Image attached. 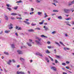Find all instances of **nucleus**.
Segmentation results:
<instances>
[{
  "mask_svg": "<svg viewBox=\"0 0 74 74\" xmlns=\"http://www.w3.org/2000/svg\"><path fill=\"white\" fill-rule=\"evenodd\" d=\"M38 15H41V14H42V12H38Z\"/></svg>",
  "mask_w": 74,
  "mask_h": 74,
  "instance_id": "26",
  "label": "nucleus"
},
{
  "mask_svg": "<svg viewBox=\"0 0 74 74\" xmlns=\"http://www.w3.org/2000/svg\"><path fill=\"white\" fill-rule=\"evenodd\" d=\"M24 13L25 14H28L27 12H24Z\"/></svg>",
  "mask_w": 74,
  "mask_h": 74,
  "instance_id": "62",
  "label": "nucleus"
},
{
  "mask_svg": "<svg viewBox=\"0 0 74 74\" xmlns=\"http://www.w3.org/2000/svg\"><path fill=\"white\" fill-rule=\"evenodd\" d=\"M41 37H44V35H41Z\"/></svg>",
  "mask_w": 74,
  "mask_h": 74,
  "instance_id": "47",
  "label": "nucleus"
},
{
  "mask_svg": "<svg viewBox=\"0 0 74 74\" xmlns=\"http://www.w3.org/2000/svg\"><path fill=\"white\" fill-rule=\"evenodd\" d=\"M60 44H61L62 45H63V46H64V44H63V42L60 41Z\"/></svg>",
  "mask_w": 74,
  "mask_h": 74,
  "instance_id": "29",
  "label": "nucleus"
},
{
  "mask_svg": "<svg viewBox=\"0 0 74 74\" xmlns=\"http://www.w3.org/2000/svg\"><path fill=\"white\" fill-rule=\"evenodd\" d=\"M7 9H8V10H9V11H11V9L10 8H7Z\"/></svg>",
  "mask_w": 74,
  "mask_h": 74,
  "instance_id": "42",
  "label": "nucleus"
},
{
  "mask_svg": "<svg viewBox=\"0 0 74 74\" xmlns=\"http://www.w3.org/2000/svg\"><path fill=\"white\" fill-rule=\"evenodd\" d=\"M50 60H51V61H53V59L52 58H50Z\"/></svg>",
  "mask_w": 74,
  "mask_h": 74,
  "instance_id": "54",
  "label": "nucleus"
},
{
  "mask_svg": "<svg viewBox=\"0 0 74 74\" xmlns=\"http://www.w3.org/2000/svg\"><path fill=\"white\" fill-rule=\"evenodd\" d=\"M44 20H43L42 21V22L39 23L40 25H42L44 23Z\"/></svg>",
  "mask_w": 74,
  "mask_h": 74,
  "instance_id": "13",
  "label": "nucleus"
},
{
  "mask_svg": "<svg viewBox=\"0 0 74 74\" xmlns=\"http://www.w3.org/2000/svg\"><path fill=\"white\" fill-rule=\"evenodd\" d=\"M31 25L32 26H36V24H33V23H32V24H31Z\"/></svg>",
  "mask_w": 74,
  "mask_h": 74,
  "instance_id": "35",
  "label": "nucleus"
},
{
  "mask_svg": "<svg viewBox=\"0 0 74 74\" xmlns=\"http://www.w3.org/2000/svg\"><path fill=\"white\" fill-rule=\"evenodd\" d=\"M51 69L52 70H53L54 71H56V68L55 67H51Z\"/></svg>",
  "mask_w": 74,
  "mask_h": 74,
  "instance_id": "8",
  "label": "nucleus"
},
{
  "mask_svg": "<svg viewBox=\"0 0 74 74\" xmlns=\"http://www.w3.org/2000/svg\"><path fill=\"white\" fill-rule=\"evenodd\" d=\"M31 11H34V8H31Z\"/></svg>",
  "mask_w": 74,
  "mask_h": 74,
  "instance_id": "53",
  "label": "nucleus"
},
{
  "mask_svg": "<svg viewBox=\"0 0 74 74\" xmlns=\"http://www.w3.org/2000/svg\"><path fill=\"white\" fill-rule=\"evenodd\" d=\"M14 10H17V9H18V6H17L15 8H14Z\"/></svg>",
  "mask_w": 74,
  "mask_h": 74,
  "instance_id": "43",
  "label": "nucleus"
},
{
  "mask_svg": "<svg viewBox=\"0 0 74 74\" xmlns=\"http://www.w3.org/2000/svg\"><path fill=\"white\" fill-rule=\"evenodd\" d=\"M36 2L37 3H40V1H39L38 0H36Z\"/></svg>",
  "mask_w": 74,
  "mask_h": 74,
  "instance_id": "25",
  "label": "nucleus"
},
{
  "mask_svg": "<svg viewBox=\"0 0 74 74\" xmlns=\"http://www.w3.org/2000/svg\"><path fill=\"white\" fill-rule=\"evenodd\" d=\"M45 30H48L49 29H48V27H46L45 29Z\"/></svg>",
  "mask_w": 74,
  "mask_h": 74,
  "instance_id": "36",
  "label": "nucleus"
},
{
  "mask_svg": "<svg viewBox=\"0 0 74 74\" xmlns=\"http://www.w3.org/2000/svg\"><path fill=\"white\" fill-rule=\"evenodd\" d=\"M55 62L56 63H58V60H55Z\"/></svg>",
  "mask_w": 74,
  "mask_h": 74,
  "instance_id": "41",
  "label": "nucleus"
},
{
  "mask_svg": "<svg viewBox=\"0 0 74 74\" xmlns=\"http://www.w3.org/2000/svg\"><path fill=\"white\" fill-rule=\"evenodd\" d=\"M65 20H66L67 21H69V20H71V18H65Z\"/></svg>",
  "mask_w": 74,
  "mask_h": 74,
  "instance_id": "18",
  "label": "nucleus"
},
{
  "mask_svg": "<svg viewBox=\"0 0 74 74\" xmlns=\"http://www.w3.org/2000/svg\"><path fill=\"white\" fill-rule=\"evenodd\" d=\"M12 62L13 63H15V61L14 60H12Z\"/></svg>",
  "mask_w": 74,
  "mask_h": 74,
  "instance_id": "52",
  "label": "nucleus"
},
{
  "mask_svg": "<svg viewBox=\"0 0 74 74\" xmlns=\"http://www.w3.org/2000/svg\"><path fill=\"white\" fill-rule=\"evenodd\" d=\"M20 60H21L22 62H23L24 60V59L22 58H21L20 59Z\"/></svg>",
  "mask_w": 74,
  "mask_h": 74,
  "instance_id": "20",
  "label": "nucleus"
},
{
  "mask_svg": "<svg viewBox=\"0 0 74 74\" xmlns=\"http://www.w3.org/2000/svg\"><path fill=\"white\" fill-rule=\"evenodd\" d=\"M64 50H66V49H67V50H69L70 48H66V47H64Z\"/></svg>",
  "mask_w": 74,
  "mask_h": 74,
  "instance_id": "16",
  "label": "nucleus"
},
{
  "mask_svg": "<svg viewBox=\"0 0 74 74\" xmlns=\"http://www.w3.org/2000/svg\"><path fill=\"white\" fill-rule=\"evenodd\" d=\"M72 25H74V21H73L72 22Z\"/></svg>",
  "mask_w": 74,
  "mask_h": 74,
  "instance_id": "64",
  "label": "nucleus"
},
{
  "mask_svg": "<svg viewBox=\"0 0 74 74\" xmlns=\"http://www.w3.org/2000/svg\"><path fill=\"white\" fill-rule=\"evenodd\" d=\"M12 47L13 48H15V45L14 44L12 45Z\"/></svg>",
  "mask_w": 74,
  "mask_h": 74,
  "instance_id": "21",
  "label": "nucleus"
},
{
  "mask_svg": "<svg viewBox=\"0 0 74 74\" xmlns=\"http://www.w3.org/2000/svg\"><path fill=\"white\" fill-rule=\"evenodd\" d=\"M55 33H56V32L53 31V32H52V34H55Z\"/></svg>",
  "mask_w": 74,
  "mask_h": 74,
  "instance_id": "51",
  "label": "nucleus"
},
{
  "mask_svg": "<svg viewBox=\"0 0 74 74\" xmlns=\"http://www.w3.org/2000/svg\"><path fill=\"white\" fill-rule=\"evenodd\" d=\"M53 12H59V11L58 10H53Z\"/></svg>",
  "mask_w": 74,
  "mask_h": 74,
  "instance_id": "34",
  "label": "nucleus"
},
{
  "mask_svg": "<svg viewBox=\"0 0 74 74\" xmlns=\"http://www.w3.org/2000/svg\"><path fill=\"white\" fill-rule=\"evenodd\" d=\"M18 30H21V27H19L18 29Z\"/></svg>",
  "mask_w": 74,
  "mask_h": 74,
  "instance_id": "61",
  "label": "nucleus"
},
{
  "mask_svg": "<svg viewBox=\"0 0 74 74\" xmlns=\"http://www.w3.org/2000/svg\"><path fill=\"white\" fill-rule=\"evenodd\" d=\"M6 6L8 7H11V5H10L8 4H6Z\"/></svg>",
  "mask_w": 74,
  "mask_h": 74,
  "instance_id": "27",
  "label": "nucleus"
},
{
  "mask_svg": "<svg viewBox=\"0 0 74 74\" xmlns=\"http://www.w3.org/2000/svg\"><path fill=\"white\" fill-rule=\"evenodd\" d=\"M64 11L65 13H68L69 11H70V10L68 9H64Z\"/></svg>",
  "mask_w": 74,
  "mask_h": 74,
  "instance_id": "3",
  "label": "nucleus"
},
{
  "mask_svg": "<svg viewBox=\"0 0 74 74\" xmlns=\"http://www.w3.org/2000/svg\"><path fill=\"white\" fill-rule=\"evenodd\" d=\"M4 54H5V55H9V54L8 52H4Z\"/></svg>",
  "mask_w": 74,
  "mask_h": 74,
  "instance_id": "23",
  "label": "nucleus"
},
{
  "mask_svg": "<svg viewBox=\"0 0 74 74\" xmlns=\"http://www.w3.org/2000/svg\"><path fill=\"white\" fill-rule=\"evenodd\" d=\"M72 4H74V0L71 2Z\"/></svg>",
  "mask_w": 74,
  "mask_h": 74,
  "instance_id": "60",
  "label": "nucleus"
},
{
  "mask_svg": "<svg viewBox=\"0 0 74 74\" xmlns=\"http://www.w3.org/2000/svg\"><path fill=\"white\" fill-rule=\"evenodd\" d=\"M65 67L67 69H69V66H66Z\"/></svg>",
  "mask_w": 74,
  "mask_h": 74,
  "instance_id": "50",
  "label": "nucleus"
},
{
  "mask_svg": "<svg viewBox=\"0 0 74 74\" xmlns=\"http://www.w3.org/2000/svg\"><path fill=\"white\" fill-rule=\"evenodd\" d=\"M29 42H32V39H29Z\"/></svg>",
  "mask_w": 74,
  "mask_h": 74,
  "instance_id": "48",
  "label": "nucleus"
},
{
  "mask_svg": "<svg viewBox=\"0 0 74 74\" xmlns=\"http://www.w3.org/2000/svg\"><path fill=\"white\" fill-rule=\"evenodd\" d=\"M35 30H41V29L40 28L37 27L35 29Z\"/></svg>",
  "mask_w": 74,
  "mask_h": 74,
  "instance_id": "19",
  "label": "nucleus"
},
{
  "mask_svg": "<svg viewBox=\"0 0 74 74\" xmlns=\"http://www.w3.org/2000/svg\"><path fill=\"white\" fill-rule=\"evenodd\" d=\"M66 63H67V64H69V63H70V62H69V61H66Z\"/></svg>",
  "mask_w": 74,
  "mask_h": 74,
  "instance_id": "49",
  "label": "nucleus"
},
{
  "mask_svg": "<svg viewBox=\"0 0 74 74\" xmlns=\"http://www.w3.org/2000/svg\"><path fill=\"white\" fill-rule=\"evenodd\" d=\"M15 34L16 36H18V34H17V33H16Z\"/></svg>",
  "mask_w": 74,
  "mask_h": 74,
  "instance_id": "59",
  "label": "nucleus"
},
{
  "mask_svg": "<svg viewBox=\"0 0 74 74\" xmlns=\"http://www.w3.org/2000/svg\"><path fill=\"white\" fill-rule=\"evenodd\" d=\"M70 11H72V12L74 11V9L73 8H71L70 9Z\"/></svg>",
  "mask_w": 74,
  "mask_h": 74,
  "instance_id": "32",
  "label": "nucleus"
},
{
  "mask_svg": "<svg viewBox=\"0 0 74 74\" xmlns=\"http://www.w3.org/2000/svg\"><path fill=\"white\" fill-rule=\"evenodd\" d=\"M58 19H62V16H59L58 17Z\"/></svg>",
  "mask_w": 74,
  "mask_h": 74,
  "instance_id": "28",
  "label": "nucleus"
},
{
  "mask_svg": "<svg viewBox=\"0 0 74 74\" xmlns=\"http://www.w3.org/2000/svg\"><path fill=\"white\" fill-rule=\"evenodd\" d=\"M52 4H53V5H55V6H56V4H55V3H52Z\"/></svg>",
  "mask_w": 74,
  "mask_h": 74,
  "instance_id": "57",
  "label": "nucleus"
},
{
  "mask_svg": "<svg viewBox=\"0 0 74 74\" xmlns=\"http://www.w3.org/2000/svg\"><path fill=\"white\" fill-rule=\"evenodd\" d=\"M47 48H49V49H50L51 48H52V47H51V46H48Z\"/></svg>",
  "mask_w": 74,
  "mask_h": 74,
  "instance_id": "45",
  "label": "nucleus"
},
{
  "mask_svg": "<svg viewBox=\"0 0 74 74\" xmlns=\"http://www.w3.org/2000/svg\"><path fill=\"white\" fill-rule=\"evenodd\" d=\"M46 53H50V52H49L48 50H47L46 51Z\"/></svg>",
  "mask_w": 74,
  "mask_h": 74,
  "instance_id": "22",
  "label": "nucleus"
},
{
  "mask_svg": "<svg viewBox=\"0 0 74 74\" xmlns=\"http://www.w3.org/2000/svg\"><path fill=\"white\" fill-rule=\"evenodd\" d=\"M65 23H66V25H68V26H71V25L69 24L70 22L69 21H65Z\"/></svg>",
  "mask_w": 74,
  "mask_h": 74,
  "instance_id": "7",
  "label": "nucleus"
},
{
  "mask_svg": "<svg viewBox=\"0 0 74 74\" xmlns=\"http://www.w3.org/2000/svg\"><path fill=\"white\" fill-rule=\"evenodd\" d=\"M47 43L48 44H51V42L49 41H48L47 42Z\"/></svg>",
  "mask_w": 74,
  "mask_h": 74,
  "instance_id": "44",
  "label": "nucleus"
},
{
  "mask_svg": "<svg viewBox=\"0 0 74 74\" xmlns=\"http://www.w3.org/2000/svg\"><path fill=\"white\" fill-rule=\"evenodd\" d=\"M18 28H19L18 27V26H16V29H17Z\"/></svg>",
  "mask_w": 74,
  "mask_h": 74,
  "instance_id": "56",
  "label": "nucleus"
},
{
  "mask_svg": "<svg viewBox=\"0 0 74 74\" xmlns=\"http://www.w3.org/2000/svg\"><path fill=\"white\" fill-rule=\"evenodd\" d=\"M10 18L12 19H15V18H14V17H11Z\"/></svg>",
  "mask_w": 74,
  "mask_h": 74,
  "instance_id": "55",
  "label": "nucleus"
},
{
  "mask_svg": "<svg viewBox=\"0 0 74 74\" xmlns=\"http://www.w3.org/2000/svg\"><path fill=\"white\" fill-rule=\"evenodd\" d=\"M5 19L6 21H8L9 19L8 17L7 16H5Z\"/></svg>",
  "mask_w": 74,
  "mask_h": 74,
  "instance_id": "11",
  "label": "nucleus"
},
{
  "mask_svg": "<svg viewBox=\"0 0 74 74\" xmlns=\"http://www.w3.org/2000/svg\"><path fill=\"white\" fill-rule=\"evenodd\" d=\"M27 44L29 46V47H32V45L31 44H30L29 43H28V42H27Z\"/></svg>",
  "mask_w": 74,
  "mask_h": 74,
  "instance_id": "14",
  "label": "nucleus"
},
{
  "mask_svg": "<svg viewBox=\"0 0 74 74\" xmlns=\"http://www.w3.org/2000/svg\"><path fill=\"white\" fill-rule=\"evenodd\" d=\"M10 32V31L6 30L5 31V33H8Z\"/></svg>",
  "mask_w": 74,
  "mask_h": 74,
  "instance_id": "15",
  "label": "nucleus"
},
{
  "mask_svg": "<svg viewBox=\"0 0 74 74\" xmlns=\"http://www.w3.org/2000/svg\"><path fill=\"white\" fill-rule=\"evenodd\" d=\"M56 57L58 58H60V56H59L56 55Z\"/></svg>",
  "mask_w": 74,
  "mask_h": 74,
  "instance_id": "33",
  "label": "nucleus"
},
{
  "mask_svg": "<svg viewBox=\"0 0 74 74\" xmlns=\"http://www.w3.org/2000/svg\"><path fill=\"white\" fill-rule=\"evenodd\" d=\"M27 31L28 32H34V30L33 29H28Z\"/></svg>",
  "mask_w": 74,
  "mask_h": 74,
  "instance_id": "10",
  "label": "nucleus"
},
{
  "mask_svg": "<svg viewBox=\"0 0 74 74\" xmlns=\"http://www.w3.org/2000/svg\"><path fill=\"white\" fill-rule=\"evenodd\" d=\"M17 52H18V53L19 55L23 54L22 51L20 50H17Z\"/></svg>",
  "mask_w": 74,
  "mask_h": 74,
  "instance_id": "5",
  "label": "nucleus"
},
{
  "mask_svg": "<svg viewBox=\"0 0 74 74\" xmlns=\"http://www.w3.org/2000/svg\"><path fill=\"white\" fill-rule=\"evenodd\" d=\"M13 25L12 24V23H10V24L8 25V27H9V29H12L13 28Z\"/></svg>",
  "mask_w": 74,
  "mask_h": 74,
  "instance_id": "2",
  "label": "nucleus"
},
{
  "mask_svg": "<svg viewBox=\"0 0 74 74\" xmlns=\"http://www.w3.org/2000/svg\"><path fill=\"white\" fill-rule=\"evenodd\" d=\"M24 22H25V23H26V24H27V25H29V24H30V23L28 21H24Z\"/></svg>",
  "mask_w": 74,
  "mask_h": 74,
  "instance_id": "12",
  "label": "nucleus"
},
{
  "mask_svg": "<svg viewBox=\"0 0 74 74\" xmlns=\"http://www.w3.org/2000/svg\"><path fill=\"white\" fill-rule=\"evenodd\" d=\"M62 65H63V66H66V63H62Z\"/></svg>",
  "mask_w": 74,
  "mask_h": 74,
  "instance_id": "38",
  "label": "nucleus"
},
{
  "mask_svg": "<svg viewBox=\"0 0 74 74\" xmlns=\"http://www.w3.org/2000/svg\"><path fill=\"white\" fill-rule=\"evenodd\" d=\"M16 3H22V1L21 0H20L19 1H17L16 2Z\"/></svg>",
  "mask_w": 74,
  "mask_h": 74,
  "instance_id": "37",
  "label": "nucleus"
},
{
  "mask_svg": "<svg viewBox=\"0 0 74 74\" xmlns=\"http://www.w3.org/2000/svg\"><path fill=\"white\" fill-rule=\"evenodd\" d=\"M36 55H39V56H40L42 57V54L40 53L39 52L36 53Z\"/></svg>",
  "mask_w": 74,
  "mask_h": 74,
  "instance_id": "6",
  "label": "nucleus"
},
{
  "mask_svg": "<svg viewBox=\"0 0 74 74\" xmlns=\"http://www.w3.org/2000/svg\"><path fill=\"white\" fill-rule=\"evenodd\" d=\"M63 74H67V73H65V72H63Z\"/></svg>",
  "mask_w": 74,
  "mask_h": 74,
  "instance_id": "63",
  "label": "nucleus"
},
{
  "mask_svg": "<svg viewBox=\"0 0 74 74\" xmlns=\"http://www.w3.org/2000/svg\"><path fill=\"white\" fill-rule=\"evenodd\" d=\"M46 17H48V15H47V14H46V13H45L44 18H46Z\"/></svg>",
  "mask_w": 74,
  "mask_h": 74,
  "instance_id": "24",
  "label": "nucleus"
},
{
  "mask_svg": "<svg viewBox=\"0 0 74 74\" xmlns=\"http://www.w3.org/2000/svg\"><path fill=\"white\" fill-rule=\"evenodd\" d=\"M26 74L25 73V72H22L21 71L19 72V71H18L17 72V74Z\"/></svg>",
  "mask_w": 74,
  "mask_h": 74,
  "instance_id": "4",
  "label": "nucleus"
},
{
  "mask_svg": "<svg viewBox=\"0 0 74 74\" xmlns=\"http://www.w3.org/2000/svg\"><path fill=\"white\" fill-rule=\"evenodd\" d=\"M12 62V61H11V60H9V61L7 62L8 64H9V65H11V63Z\"/></svg>",
  "mask_w": 74,
  "mask_h": 74,
  "instance_id": "9",
  "label": "nucleus"
},
{
  "mask_svg": "<svg viewBox=\"0 0 74 74\" xmlns=\"http://www.w3.org/2000/svg\"><path fill=\"white\" fill-rule=\"evenodd\" d=\"M17 19H20V20H21L22 19V18L21 17H17Z\"/></svg>",
  "mask_w": 74,
  "mask_h": 74,
  "instance_id": "31",
  "label": "nucleus"
},
{
  "mask_svg": "<svg viewBox=\"0 0 74 74\" xmlns=\"http://www.w3.org/2000/svg\"><path fill=\"white\" fill-rule=\"evenodd\" d=\"M11 15H17V14L15 13H12Z\"/></svg>",
  "mask_w": 74,
  "mask_h": 74,
  "instance_id": "17",
  "label": "nucleus"
},
{
  "mask_svg": "<svg viewBox=\"0 0 74 74\" xmlns=\"http://www.w3.org/2000/svg\"><path fill=\"white\" fill-rule=\"evenodd\" d=\"M55 44H57V45H58L60 47V45H59V43L56 42H55Z\"/></svg>",
  "mask_w": 74,
  "mask_h": 74,
  "instance_id": "30",
  "label": "nucleus"
},
{
  "mask_svg": "<svg viewBox=\"0 0 74 74\" xmlns=\"http://www.w3.org/2000/svg\"><path fill=\"white\" fill-rule=\"evenodd\" d=\"M34 14V12H32L30 13L29 14L30 15H32V14Z\"/></svg>",
  "mask_w": 74,
  "mask_h": 74,
  "instance_id": "39",
  "label": "nucleus"
},
{
  "mask_svg": "<svg viewBox=\"0 0 74 74\" xmlns=\"http://www.w3.org/2000/svg\"><path fill=\"white\" fill-rule=\"evenodd\" d=\"M65 36L66 37H67V36H68V35H67V34H65Z\"/></svg>",
  "mask_w": 74,
  "mask_h": 74,
  "instance_id": "58",
  "label": "nucleus"
},
{
  "mask_svg": "<svg viewBox=\"0 0 74 74\" xmlns=\"http://www.w3.org/2000/svg\"><path fill=\"white\" fill-rule=\"evenodd\" d=\"M45 59L46 60H48V58L47 57H45Z\"/></svg>",
  "mask_w": 74,
  "mask_h": 74,
  "instance_id": "46",
  "label": "nucleus"
},
{
  "mask_svg": "<svg viewBox=\"0 0 74 74\" xmlns=\"http://www.w3.org/2000/svg\"><path fill=\"white\" fill-rule=\"evenodd\" d=\"M36 39H37L38 41L37 40H35V42L38 44V45H41V43L40 42V41H41V38H39L37 37L36 38Z\"/></svg>",
  "mask_w": 74,
  "mask_h": 74,
  "instance_id": "1",
  "label": "nucleus"
},
{
  "mask_svg": "<svg viewBox=\"0 0 74 74\" xmlns=\"http://www.w3.org/2000/svg\"><path fill=\"white\" fill-rule=\"evenodd\" d=\"M54 2H55V3H58V1L56 0H54Z\"/></svg>",
  "mask_w": 74,
  "mask_h": 74,
  "instance_id": "40",
  "label": "nucleus"
}]
</instances>
